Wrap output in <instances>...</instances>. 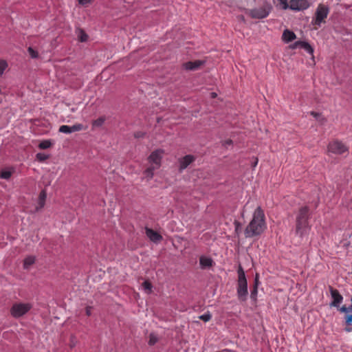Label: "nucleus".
Segmentation results:
<instances>
[{
    "label": "nucleus",
    "instance_id": "72a5a7b5",
    "mask_svg": "<svg viewBox=\"0 0 352 352\" xmlns=\"http://www.w3.org/2000/svg\"><path fill=\"white\" fill-rule=\"evenodd\" d=\"M78 2L81 5H86L90 2V0H78Z\"/></svg>",
    "mask_w": 352,
    "mask_h": 352
},
{
    "label": "nucleus",
    "instance_id": "393cba45",
    "mask_svg": "<svg viewBox=\"0 0 352 352\" xmlns=\"http://www.w3.org/2000/svg\"><path fill=\"white\" fill-rule=\"evenodd\" d=\"M52 145V142L50 140H43L42 142H40L39 145H38V147L41 148V149H46V148H48L51 146Z\"/></svg>",
    "mask_w": 352,
    "mask_h": 352
},
{
    "label": "nucleus",
    "instance_id": "4be33fe9",
    "mask_svg": "<svg viewBox=\"0 0 352 352\" xmlns=\"http://www.w3.org/2000/svg\"><path fill=\"white\" fill-rule=\"evenodd\" d=\"M35 262L34 256H30L25 258L23 262V267L25 269H28Z\"/></svg>",
    "mask_w": 352,
    "mask_h": 352
},
{
    "label": "nucleus",
    "instance_id": "b1692460",
    "mask_svg": "<svg viewBox=\"0 0 352 352\" xmlns=\"http://www.w3.org/2000/svg\"><path fill=\"white\" fill-rule=\"evenodd\" d=\"M104 121H105V118L103 117H100V118L93 121L92 126H93V127H100L101 126H102Z\"/></svg>",
    "mask_w": 352,
    "mask_h": 352
},
{
    "label": "nucleus",
    "instance_id": "1a4fd4ad",
    "mask_svg": "<svg viewBox=\"0 0 352 352\" xmlns=\"http://www.w3.org/2000/svg\"><path fill=\"white\" fill-rule=\"evenodd\" d=\"M309 7L307 0H290L289 8L292 10L300 11L306 10Z\"/></svg>",
    "mask_w": 352,
    "mask_h": 352
},
{
    "label": "nucleus",
    "instance_id": "4468645a",
    "mask_svg": "<svg viewBox=\"0 0 352 352\" xmlns=\"http://www.w3.org/2000/svg\"><path fill=\"white\" fill-rule=\"evenodd\" d=\"M214 261L210 257L201 256L199 258V265L201 269H207L212 266Z\"/></svg>",
    "mask_w": 352,
    "mask_h": 352
},
{
    "label": "nucleus",
    "instance_id": "ddd939ff",
    "mask_svg": "<svg viewBox=\"0 0 352 352\" xmlns=\"http://www.w3.org/2000/svg\"><path fill=\"white\" fill-rule=\"evenodd\" d=\"M300 47L305 50L307 53L312 55L314 54L313 47L305 41H296L293 46V48Z\"/></svg>",
    "mask_w": 352,
    "mask_h": 352
},
{
    "label": "nucleus",
    "instance_id": "473e14b6",
    "mask_svg": "<svg viewBox=\"0 0 352 352\" xmlns=\"http://www.w3.org/2000/svg\"><path fill=\"white\" fill-rule=\"evenodd\" d=\"M349 310H351V307L347 308L346 306H342L340 307V311L342 313H347Z\"/></svg>",
    "mask_w": 352,
    "mask_h": 352
},
{
    "label": "nucleus",
    "instance_id": "a211bd4d",
    "mask_svg": "<svg viewBox=\"0 0 352 352\" xmlns=\"http://www.w3.org/2000/svg\"><path fill=\"white\" fill-rule=\"evenodd\" d=\"M282 37H283V40L285 43H289L296 38V34L292 31H290L289 30H285L283 33Z\"/></svg>",
    "mask_w": 352,
    "mask_h": 352
},
{
    "label": "nucleus",
    "instance_id": "aec40b11",
    "mask_svg": "<svg viewBox=\"0 0 352 352\" xmlns=\"http://www.w3.org/2000/svg\"><path fill=\"white\" fill-rule=\"evenodd\" d=\"M258 279H257V276H256V278H255V281H254V288L252 289V290L251 291V294H250V298H252V300L254 301H256V298H257V294H258Z\"/></svg>",
    "mask_w": 352,
    "mask_h": 352
},
{
    "label": "nucleus",
    "instance_id": "a19ab883",
    "mask_svg": "<svg viewBox=\"0 0 352 352\" xmlns=\"http://www.w3.org/2000/svg\"><path fill=\"white\" fill-rule=\"evenodd\" d=\"M346 331H350V329H346Z\"/></svg>",
    "mask_w": 352,
    "mask_h": 352
},
{
    "label": "nucleus",
    "instance_id": "f704fd0d",
    "mask_svg": "<svg viewBox=\"0 0 352 352\" xmlns=\"http://www.w3.org/2000/svg\"><path fill=\"white\" fill-rule=\"evenodd\" d=\"M232 144V141L231 140H228L225 141L224 146L226 147H228V146L231 145Z\"/></svg>",
    "mask_w": 352,
    "mask_h": 352
},
{
    "label": "nucleus",
    "instance_id": "7ed1b4c3",
    "mask_svg": "<svg viewBox=\"0 0 352 352\" xmlns=\"http://www.w3.org/2000/svg\"><path fill=\"white\" fill-rule=\"evenodd\" d=\"M238 280L236 285V294L237 298L239 301L245 302L248 299V282L245 272L243 267L239 265L238 270Z\"/></svg>",
    "mask_w": 352,
    "mask_h": 352
},
{
    "label": "nucleus",
    "instance_id": "bb28decb",
    "mask_svg": "<svg viewBox=\"0 0 352 352\" xmlns=\"http://www.w3.org/2000/svg\"><path fill=\"white\" fill-rule=\"evenodd\" d=\"M142 287L147 294H149L151 292L152 285L148 281H147V280L144 281L142 283Z\"/></svg>",
    "mask_w": 352,
    "mask_h": 352
},
{
    "label": "nucleus",
    "instance_id": "7c9ffc66",
    "mask_svg": "<svg viewBox=\"0 0 352 352\" xmlns=\"http://www.w3.org/2000/svg\"><path fill=\"white\" fill-rule=\"evenodd\" d=\"M199 318L204 322H208L211 319V315L208 313L204 314L200 316Z\"/></svg>",
    "mask_w": 352,
    "mask_h": 352
},
{
    "label": "nucleus",
    "instance_id": "e433bc0d",
    "mask_svg": "<svg viewBox=\"0 0 352 352\" xmlns=\"http://www.w3.org/2000/svg\"><path fill=\"white\" fill-rule=\"evenodd\" d=\"M240 224L239 223H235V231L238 232L239 230Z\"/></svg>",
    "mask_w": 352,
    "mask_h": 352
},
{
    "label": "nucleus",
    "instance_id": "f8f14e48",
    "mask_svg": "<svg viewBox=\"0 0 352 352\" xmlns=\"http://www.w3.org/2000/svg\"><path fill=\"white\" fill-rule=\"evenodd\" d=\"M146 234L149 239L154 243H158L162 239V236L158 232L150 228L146 229Z\"/></svg>",
    "mask_w": 352,
    "mask_h": 352
},
{
    "label": "nucleus",
    "instance_id": "c85d7f7f",
    "mask_svg": "<svg viewBox=\"0 0 352 352\" xmlns=\"http://www.w3.org/2000/svg\"><path fill=\"white\" fill-rule=\"evenodd\" d=\"M28 51L31 58H36L38 57V52L36 50H34L32 47H29Z\"/></svg>",
    "mask_w": 352,
    "mask_h": 352
},
{
    "label": "nucleus",
    "instance_id": "20e7f679",
    "mask_svg": "<svg viewBox=\"0 0 352 352\" xmlns=\"http://www.w3.org/2000/svg\"><path fill=\"white\" fill-rule=\"evenodd\" d=\"M163 154V150L157 149L149 155L148 160L151 165L144 171V175L148 179H151L153 177V171L160 168Z\"/></svg>",
    "mask_w": 352,
    "mask_h": 352
},
{
    "label": "nucleus",
    "instance_id": "f257e3e1",
    "mask_svg": "<svg viewBox=\"0 0 352 352\" xmlns=\"http://www.w3.org/2000/svg\"><path fill=\"white\" fill-rule=\"evenodd\" d=\"M266 228L264 212L260 206H258L254 211L252 220L245 230V236L246 238L259 236Z\"/></svg>",
    "mask_w": 352,
    "mask_h": 352
},
{
    "label": "nucleus",
    "instance_id": "9b49d317",
    "mask_svg": "<svg viewBox=\"0 0 352 352\" xmlns=\"http://www.w3.org/2000/svg\"><path fill=\"white\" fill-rule=\"evenodd\" d=\"M329 290H330V294H331V298L333 299L332 302H331V306L335 307H339L340 305L343 301L342 296L336 289L330 287Z\"/></svg>",
    "mask_w": 352,
    "mask_h": 352
},
{
    "label": "nucleus",
    "instance_id": "58836bf2",
    "mask_svg": "<svg viewBox=\"0 0 352 352\" xmlns=\"http://www.w3.org/2000/svg\"><path fill=\"white\" fill-rule=\"evenodd\" d=\"M210 94L212 98H215L217 96V94L214 92H212Z\"/></svg>",
    "mask_w": 352,
    "mask_h": 352
},
{
    "label": "nucleus",
    "instance_id": "f3484780",
    "mask_svg": "<svg viewBox=\"0 0 352 352\" xmlns=\"http://www.w3.org/2000/svg\"><path fill=\"white\" fill-rule=\"evenodd\" d=\"M194 157L190 155H186L180 160V169L184 170L194 161Z\"/></svg>",
    "mask_w": 352,
    "mask_h": 352
},
{
    "label": "nucleus",
    "instance_id": "5701e85b",
    "mask_svg": "<svg viewBox=\"0 0 352 352\" xmlns=\"http://www.w3.org/2000/svg\"><path fill=\"white\" fill-rule=\"evenodd\" d=\"M8 67V64L6 60H0V76H1L4 72L7 69Z\"/></svg>",
    "mask_w": 352,
    "mask_h": 352
},
{
    "label": "nucleus",
    "instance_id": "a878e982",
    "mask_svg": "<svg viewBox=\"0 0 352 352\" xmlns=\"http://www.w3.org/2000/svg\"><path fill=\"white\" fill-rule=\"evenodd\" d=\"M78 37L79 41L81 42H85L87 40V34L82 30H80L78 33Z\"/></svg>",
    "mask_w": 352,
    "mask_h": 352
},
{
    "label": "nucleus",
    "instance_id": "dca6fc26",
    "mask_svg": "<svg viewBox=\"0 0 352 352\" xmlns=\"http://www.w3.org/2000/svg\"><path fill=\"white\" fill-rule=\"evenodd\" d=\"M47 197V192L45 190H41L40 192L38 200L37 203V206H36V210L38 211L41 208H43L45 206V199Z\"/></svg>",
    "mask_w": 352,
    "mask_h": 352
},
{
    "label": "nucleus",
    "instance_id": "f03ea898",
    "mask_svg": "<svg viewBox=\"0 0 352 352\" xmlns=\"http://www.w3.org/2000/svg\"><path fill=\"white\" fill-rule=\"evenodd\" d=\"M309 217V210L307 206H303L300 210L296 217V232L300 237L307 235L310 230V226L308 222Z\"/></svg>",
    "mask_w": 352,
    "mask_h": 352
},
{
    "label": "nucleus",
    "instance_id": "4c0bfd02",
    "mask_svg": "<svg viewBox=\"0 0 352 352\" xmlns=\"http://www.w3.org/2000/svg\"><path fill=\"white\" fill-rule=\"evenodd\" d=\"M86 314L87 316L91 315V307H87L86 308Z\"/></svg>",
    "mask_w": 352,
    "mask_h": 352
},
{
    "label": "nucleus",
    "instance_id": "2f4dec72",
    "mask_svg": "<svg viewBox=\"0 0 352 352\" xmlns=\"http://www.w3.org/2000/svg\"><path fill=\"white\" fill-rule=\"evenodd\" d=\"M345 322L347 325H352V314L346 318Z\"/></svg>",
    "mask_w": 352,
    "mask_h": 352
},
{
    "label": "nucleus",
    "instance_id": "c756f323",
    "mask_svg": "<svg viewBox=\"0 0 352 352\" xmlns=\"http://www.w3.org/2000/svg\"><path fill=\"white\" fill-rule=\"evenodd\" d=\"M157 338L156 336L154 334H151L150 337H149L148 344L150 345H153L157 342Z\"/></svg>",
    "mask_w": 352,
    "mask_h": 352
},
{
    "label": "nucleus",
    "instance_id": "2eb2a0df",
    "mask_svg": "<svg viewBox=\"0 0 352 352\" xmlns=\"http://www.w3.org/2000/svg\"><path fill=\"white\" fill-rule=\"evenodd\" d=\"M203 63L201 60L189 61L184 64V67L187 70H195Z\"/></svg>",
    "mask_w": 352,
    "mask_h": 352
},
{
    "label": "nucleus",
    "instance_id": "9d476101",
    "mask_svg": "<svg viewBox=\"0 0 352 352\" xmlns=\"http://www.w3.org/2000/svg\"><path fill=\"white\" fill-rule=\"evenodd\" d=\"M84 129L82 124H76L72 126L61 125L59 127L58 131L60 133L69 134L74 132L80 131Z\"/></svg>",
    "mask_w": 352,
    "mask_h": 352
},
{
    "label": "nucleus",
    "instance_id": "0eeeda50",
    "mask_svg": "<svg viewBox=\"0 0 352 352\" xmlns=\"http://www.w3.org/2000/svg\"><path fill=\"white\" fill-rule=\"evenodd\" d=\"M32 306L29 303H16L11 309V314L14 318H19L26 314Z\"/></svg>",
    "mask_w": 352,
    "mask_h": 352
},
{
    "label": "nucleus",
    "instance_id": "cd10ccee",
    "mask_svg": "<svg viewBox=\"0 0 352 352\" xmlns=\"http://www.w3.org/2000/svg\"><path fill=\"white\" fill-rule=\"evenodd\" d=\"M36 157L37 160H38L40 162H43L45 160H46L47 159H48L49 155H46L45 153H38L36 154Z\"/></svg>",
    "mask_w": 352,
    "mask_h": 352
},
{
    "label": "nucleus",
    "instance_id": "39448f33",
    "mask_svg": "<svg viewBox=\"0 0 352 352\" xmlns=\"http://www.w3.org/2000/svg\"><path fill=\"white\" fill-rule=\"evenodd\" d=\"M329 13V8L327 6L320 3L316 10L315 16L312 19V24L320 28L322 23H324Z\"/></svg>",
    "mask_w": 352,
    "mask_h": 352
},
{
    "label": "nucleus",
    "instance_id": "6e6552de",
    "mask_svg": "<svg viewBox=\"0 0 352 352\" xmlns=\"http://www.w3.org/2000/svg\"><path fill=\"white\" fill-rule=\"evenodd\" d=\"M328 150L331 153L341 155L347 151L348 148L342 142L340 141H334L329 143Z\"/></svg>",
    "mask_w": 352,
    "mask_h": 352
},
{
    "label": "nucleus",
    "instance_id": "6ab92c4d",
    "mask_svg": "<svg viewBox=\"0 0 352 352\" xmlns=\"http://www.w3.org/2000/svg\"><path fill=\"white\" fill-rule=\"evenodd\" d=\"M275 6L282 10H287L289 8V4L287 0H273Z\"/></svg>",
    "mask_w": 352,
    "mask_h": 352
},
{
    "label": "nucleus",
    "instance_id": "79ce46f5",
    "mask_svg": "<svg viewBox=\"0 0 352 352\" xmlns=\"http://www.w3.org/2000/svg\"><path fill=\"white\" fill-rule=\"evenodd\" d=\"M351 310H352V305H351Z\"/></svg>",
    "mask_w": 352,
    "mask_h": 352
},
{
    "label": "nucleus",
    "instance_id": "c9c22d12",
    "mask_svg": "<svg viewBox=\"0 0 352 352\" xmlns=\"http://www.w3.org/2000/svg\"><path fill=\"white\" fill-rule=\"evenodd\" d=\"M311 114L314 117H315L316 119H318V117H320V114H319V113H316V112H314V111H311Z\"/></svg>",
    "mask_w": 352,
    "mask_h": 352
},
{
    "label": "nucleus",
    "instance_id": "ea45409f",
    "mask_svg": "<svg viewBox=\"0 0 352 352\" xmlns=\"http://www.w3.org/2000/svg\"><path fill=\"white\" fill-rule=\"evenodd\" d=\"M258 160H256L255 162H254V166H256L257 165Z\"/></svg>",
    "mask_w": 352,
    "mask_h": 352
},
{
    "label": "nucleus",
    "instance_id": "412c9836",
    "mask_svg": "<svg viewBox=\"0 0 352 352\" xmlns=\"http://www.w3.org/2000/svg\"><path fill=\"white\" fill-rule=\"evenodd\" d=\"M13 173V170L9 168L3 169L1 172L0 177L4 179H9Z\"/></svg>",
    "mask_w": 352,
    "mask_h": 352
},
{
    "label": "nucleus",
    "instance_id": "423d86ee",
    "mask_svg": "<svg viewBox=\"0 0 352 352\" xmlns=\"http://www.w3.org/2000/svg\"><path fill=\"white\" fill-rule=\"evenodd\" d=\"M272 6L270 3L264 1L261 7L248 10V14L253 19H261L266 18L270 13Z\"/></svg>",
    "mask_w": 352,
    "mask_h": 352
}]
</instances>
